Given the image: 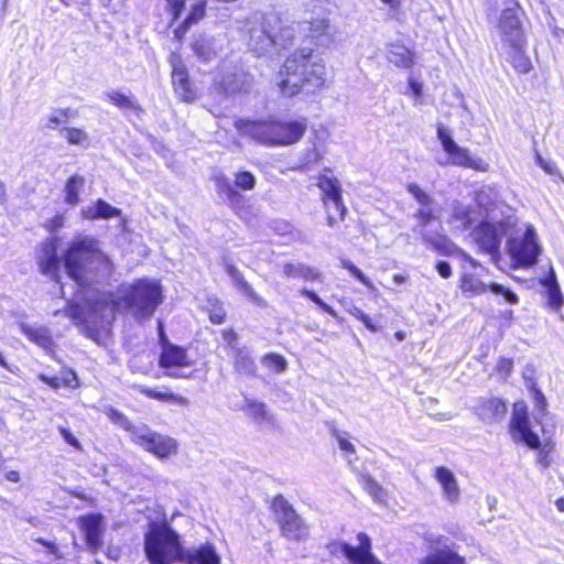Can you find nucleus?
Masks as SVG:
<instances>
[{
  "mask_svg": "<svg viewBox=\"0 0 564 564\" xmlns=\"http://www.w3.org/2000/svg\"><path fill=\"white\" fill-rule=\"evenodd\" d=\"M144 554L150 564H220L212 543L184 547L178 533L166 522H151L144 534Z\"/></svg>",
  "mask_w": 564,
  "mask_h": 564,
  "instance_id": "nucleus-1",
  "label": "nucleus"
},
{
  "mask_svg": "<svg viewBox=\"0 0 564 564\" xmlns=\"http://www.w3.org/2000/svg\"><path fill=\"white\" fill-rule=\"evenodd\" d=\"M64 261L68 275L82 288L108 280L113 271L112 263L100 249V242L90 236L75 237Z\"/></svg>",
  "mask_w": 564,
  "mask_h": 564,
  "instance_id": "nucleus-2",
  "label": "nucleus"
},
{
  "mask_svg": "<svg viewBox=\"0 0 564 564\" xmlns=\"http://www.w3.org/2000/svg\"><path fill=\"white\" fill-rule=\"evenodd\" d=\"M327 66L323 57L310 47L294 51L283 63L276 85L283 96L293 97L299 93L314 91L326 83Z\"/></svg>",
  "mask_w": 564,
  "mask_h": 564,
  "instance_id": "nucleus-3",
  "label": "nucleus"
},
{
  "mask_svg": "<svg viewBox=\"0 0 564 564\" xmlns=\"http://www.w3.org/2000/svg\"><path fill=\"white\" fill-rule=\"evenodd\" d=\"M235 128L241 135L250 137L265 147H289L297 143L307 129V120H282L270 117L265 120L238 119Z\"/></svg>",
  "mask_w": 564,
  "mask_h": 564,
  "instance_id": "nucleus-4",
  "label": "nucleus"
},
{
  "mask_svg": "<svg viewBox=\"0 0 564 564\" xmlns=\"http://www.w3.org/2000/svg\"><path fill=\"white\" fill-rule=\"evenodd\" d=\"M516 225V215L505 205H494L470 232L479 251L489 254L492 261L500 259V247Z\"/></svg>",
  "mask_w": 564,
  "mask_h": 564,
  "instance_id": "nucleus-5",
  "label": "nucleus"
},
{
  "mask_svg": "<svg viewBox=\"0 0 564 564\" xmlns=\"http://www.w3.org/2000/svg\"><path fill=\"white\" fill-rule=\"evenodd\" d=\"M162 303V289L156 281L140 279L122 286L117 300L107 303L111 313L124 311L137 319H149Z\"/></svg>",
  "mask_w": 564,
  "mask_h": 564,
  "instance_id": "nucleus-6",
  "label": "nucleus"
},
{
  "mask_svg": "<svg viewBox=\"0 0 564 564\" xmlns=\"http://www.w3.org/2000/svg\"><path fill=\"white\" fill-rule=\"evenodd\" d=\"M541 251L534 227L520 224L516 217V225L510 230L506 241V252L514 265L521 268L534 265Z\"/></svg>",
  "mask_w": 564,
  "mask_h": 564,
  "instance_id": "nucleus-7",
  "label": "nucleus"
},
{
  "mask_svg": "<svg viewBox=\"0 0 564 564\" xmlns=\"http://www.w3.org/2000/svg\"><path fill=\"white\" fill-rule=\"evenodd\" d=\"M279 23V17L275 14H262L260 12L253 13L247 18L242 24V32L245 33L246 43L250 51L257 55H262L269 52L274 46L273 30Z\"/></svg>",
  "mask_w": 564,
  "mask_h": 564,
  "instance_id": "nucleus-8",
  "label": "nucleus"
},
{
  "mask_svg": "<svg viewBox=\"0 0 564 564\" xmlns=\"http://www.w3.org/2000/svg\"><path fill=\"white\" fill-rule=\"evenodd\" d=\"M437 139L440 140L443 150L448 154L449 163L456 166L471 169L478 172H487L489 169L480 158H475L470 154L469 150L458 145L452 138L449 131L442 124L437 126Z\"/></svg>",
  "mask_w": 564,
  "mask_h": 564,
  "instance_id": "nucleus-9",
  "label": "nucleus"
},
{
  "mask_svg": "<svg viewBox=\"0 0 564 564\" xmlns=\"http://www.w3.org/2000/svg\"><path fill=\"white\" fill-rule=\"evenodd\" d=\"M159 330L162 345L159 361L160 367L167 369V375L171 377L189 378L192 373L183 370V368L191 367L193 365V361L188 358L186 349L174 345L166 339L161 323H159Z\"/></svg>",
  "mask_w": 564,
  "mask_h": 564,
  "instance_id": "nucleus-10",
  "label": "nucleus"
},
{
  "mask_svg": "<svg viewBox=\"0 0 564 564\" xmlns=\"http://www.w3.org/2000/svg\"><path fill=\"white\" fill-rule=\"evenodd\" d=\"M272 510L284 536L299 541L308 534L307 525L283 496L279 495L273 499Z\"/></svg>",
  "mask_w": 564,
  "mask_h": 564,
  "instance_id": "nucleus-11",
  "label": "nucleus"
},
{
  "mask_svg": "<svg viewBox=\"0 0 564 564\" xmlns=\"http://www.w3.org/2000/svg\"><path fill=\"white\" fill-rule=\"evenodd\" d=\"M299 32L303 33L316 47L329 48L335 42V30L328 14L323 13L308 21L296 24Z\"/></svg>",
  "mask_w": 564,
  "mask_h": 564,
  "instance_id": "nucleus-12",
  "label": "nucleus"
},
{
  "mask_svg": "<svg viewBox=\"0 0 564 564\" xmlns=\"http://www.w3.org/2000/svg\"><path fill=\"white\" fill-rule=\"evenodd\" d=\"M253 84V77L243 68L234 66L224 70L219 77L214 80V88L220 95L235 96L237 94L248 93Z\"/></svg>",
  "mask_w": 564,
  "mask_h": 564,
  "instance_id": "nucleus-13",
  "label": "nucleus"
},
{
  "mask_svg": "<svg viewBox=\"0 0 564 564\" xmlns=\"http://www.w3.org/2000/svg\"><path fill=\"white\" fill-rule=\"evenodd\" d=\"M329 169H325L324 173L318 175L317 186L323 193L324 204L328 210V224L333 225L336 221V215L330 214L333 207L338 215L339 219H344L346 207L341 198V186L336 177L329 176Z\"/></svg>",
  "mask_w": 564,
  "mask_h": 564,
  "instance_id": "nucleus-14",
  "label": "nucleus"
},
{
  "mask_svg": "<svg viewBox=\"0 0 564 564\" xmlns=\"http://www.w3.org/2000/svg\"><path fill=\"white\" fill-rule=\"evenodd\" d=\"M134 443L160 458L169 457L177 447L174 438L161 435L147 425L134 431Z\"/></svg>",
  "mask_w": 564,
  "mask_h": 564,
  "instance_id": "nucleus-15",
  "label": "nucleus"
},
{
  "mask_svg": "<svg viewBox=\"0 0 564 564\" xmlns=\"http://www.w3.org/2000/svg\"><path fill=\"white\" fill-rule=\"evenodd\" d=\"M518 8L519 3L517 0H507L506 8L500 14L498 28L505 45L510 43L518 45V43L525 40L518 17Z\"/></svg>",
  "mask_w": 564,
  "mask_h": 564,
  "instance_id": "nucleus-16",
  "label": "nucleus"
},
{
  "mask_svg": "<svg viewBox=\"0 0 564 564\" xmlns=\"http://www.w3.org/2000/svg\"><path fill=\"white\" fill-rule=\"evenodd\" d=\"M510 432L514 441L522 442L531 448L536 449L541 445L538 434L531 430L524 402L514 403Z\"/></svg>",
  "mask_w": 564,
  "mask_h": 564,
  "instance_id": "nucleus-17",
  "label": "nucleus"
},
{
  "mask_svg": "<svg viewBox=\"0 0 564 564\" xmlns=\"http://www.w3.org/2000/svg\"><path fill=\"white\" fill-rule=\"evenodd\" d=\"M459 286L466 297L480 295L490 290L495 294L502 295L505 300L510 304L518 303L517 294L509 289L498 283H491L490 285H487L473 273H463Z\"/></svg>",
  "mask_w": 564,
  "mask_h": 564,
  "instance_id": "nucleus-18",
  "label": "nucleus"
},
{
  "mask_svg": "<svg viewBox=\"0 0 564 564\" xmlns=\"http://www.w3.org/2000/svg\"><path fill=\"white\" fill-rule=\"evenodd\" d=\"M36 261L40 271L56 279L59 270V257L57 254L56 241L52 238L45 239L39 246L36 253Z\"/></svg>",
  "mask_w": 564,
  "mask_h": 564,
  "instance_id": "nucleus-19",
  "label": "nucleus"
},
{
  "mask_svg": "<svg viewBox=\"0 0 564 564\" xmlns=\"http://www.w3.org/2000/svg\"><path fill=\"white\" fill-rule=\"evenodd\" d=\"M172 67V83L176 95L185 102L194 101L196 93L192 88L186 67L177 57H173Z\"/></svg>",
  "mask_w": 564,
  "mask_h": 564,
  "instance_id": "nucleus-20",
  "label": "nucleus"
},
{
  "mask_svg": "<svg viewBox=\"0 0 564 564\" xmlns=\"http://www.w3.org/2000/svg\"><path fill=\"white\" fill-rule=\"evenodd\" d=\"M359 546L354 547L347 543L340 546L341 553L354 564H379L376 557L371 554V542L366 533L358 534Z\"/></svg>",
  "mask_w": 564,
  "mask_h": 564,
  "instance_id": "nucleus-21",
  "label": "nucleus"
},
{
  "mask_svg": "<svg viewBox=\"0 0 564 564\" xmlns=\"http://www.w3.org/2000/svg\"><path fill=\"white\" fill-rule=\"evenodd\" d=\"M507 50L505 52L506 59L513 66V68L520 74H528L532 64L530 58L525 54V40L518 43V45L510 43L506 44Z\"/></svg>",
  "mask_w": 564,
  "mask_h": 564,
  "instance_id": "nucleus-22",
  "label": "nucleus"
},
{
  "mask_svg": "<svg viewBox=\"0 0 564 564\" xmlns=\"http://www.w3.org/2000/svg\"><path fill=\"white\" fill-rule=\"evenodd\" d=\"M226 271H227L228 275L231 278L237 290L239 292H241L245 296H247L249 299V301H251L253 304H256L259 307L268 306L267 301L262 296H260L252 289V286L243 279V275L238 270V268H236L232 264H228L226 267Z\"/></svg>",
  "mask_w": 564,
  "mask_h": 564,
  "instance_id": "nucleus-23",
  "label": "nucleus"
},
{
  "mask_svg": "<svg viewBox=\"0 0 564 564\" xmlns=\"http://www.w3.org/2000/svg\"><path fill=\"white\" fill-rule=\"evenodd\" d=\"M476 220V212L471 210L468 206L459 202H455L452 205V215L448 221L455 230L465 231L469 229Z\"/></svg>",
  "mask_w": 564,
  "mask_h": 564,
  "instance_id": "nucleus-24",
  "label": "nucleus"
},
{
  "mask_svg": "<svg viewBox=\"0 0 564 564\" xmlns=\"http://www.w3.org/2000/svg\"><path fill=\"white\" fill-rule=\"evenodd\" d=\"M435 478L440 482L446 500L451 503L457 502L460 491L453 471L446 467H437Z\"/></svg>",
  "mask_w": 564,
  "mask_h": 564,
  "instance_id": "nucleus-25",
  "label": "nucleus"
},
{
  "mask_svg": "<svg viewBox=\"0 0 564 564\" xmlns=\"http://www.w3.org/2000/svg\"><path fill=\"white\" fill-rule=\"evenodd\" d=\"M82 525L88 547L96 552L101 545V517L98 514L84 517Z\"/></svg>",
  "mask_w": 564,
  "mask_h": 564,
  "instance_id": "nucleus-26",
  "label": "nucleus"
},
{
  "mask_svg": "<svg viewBox=\"0 0 564 564\" xmlns=\"http://www.w3.org/2000/svg\"><path fill=\"white\" fill-rule=\"evenodd\" d=\"M20 330L28 337L29 340L36 344L45 350H51L54 346V340L47 327H34L26 323H20Z\"/></svg>",
  "mask_w": 564,
  "mask_h": 564,
  "instance_id": "nucleus-27",
  "label": "nucleus"
},
{
  "mask_svg": "<svg viewBox=\"0 0 564 564\" xmlns=\"http://www.w3.org/2000/svg\"><path fill=\"white\" fill-rule=\"evenodd\" d=\"M387 58L397 67L411 68L414 64V54L399 42L388 46Z\"/></svg>",
  "mask_w": 564,
  "mask_h": 564,
  "instance_id": "nucleus-28",
  "label": "nucleus"
},
{
  "mask_svg": "<svg viewBox=\"0 0 564 564\" xmlns=\"http://www.w3.org/2000/svg\"><path fill=\"white\" fill-rule=\"evenodd\" d=\"M525 380V386L530 390L531 397L533 399L534 405V420L542 424V419L547 414L546 411V399L543 392L536 387L535 381L528 377L527 373L523 375Z\"/></svg>",
  "mask_w": 564,
  "mask_h": 564,
  "instance_id": "nucleus-29",
  "label": "nucleus"
},
{
  "mask_svg": "<svg viewBox=\"0 0 564 564\" xmlns=\"http://www.w3.org/2000/svg\"><path fill=\"white\" fill-rule=\"evenodd\" d=\"M243 409L254 423L260 426L272 425L274 423L273 415L269 412L263 402L247 399Z\"/></svg>",
  "mask_w": 564,
  "mask_h": 564,
  "instance_id": "nucleus-30",
  "label": "nucleus"
},
{
  "mask_svg": "<svg viewBox=\"0 0 564 564\" xmlns=\"http://www.w3.org/2000/svg\"><path fill=\"white\" fill-rule=\"evenodd\" d=\"M541 284L546 289L547 303L550 307L553 310L561 308L564 303V299L556 281L555 272L552 268L550 269L549 275L541 281Z\"/></svg>",
  "mask_w": 564,
  "mask_h": 564,
  "instance_id": "nucleus-31",
  "label": "nucleus"
},
{
  "mask_svg": "<svg viewBox=\"0 0 564 564\" xmlns=\"http://www.w3.org/2000/svg\"><path fill=\"white\" fill-rule=\"evenodd\" d=\"M87 219H109L121 215V209L111 206L106 200L99 198L93 207L83 210Z\"/></svg>",
  "mask_w": 564,
  "mask_h": 564,
  "instance_id": "nucleus-32",
  "label": "nucleus"
},
{
  "mask_svg": "<svg viewBox=\"0 0 564 564\" xmlns=\"http://www.w3.org/2000/svg\"><path fill=\"white\" fill-rule=\"evenodd\" d=\"M196 56L203 62H209L217 56L215 40L206 35H199L192 44Z\"/></svg>",
  "mask_w": 564,
  "mask_h": 564,
  "instance_id": "nucleus-33",
  "label": "nucleus"
},
{
  "mask_svg": "<svg viewBox=\"0 0 564 564\" xmlns=\"http://www.w3.org/2000/svg\"><path fill=\"white\" fill-rule=\"evenodd\" d=\"M419 564H466V561L453 550L443 549L430 553Z\"/></svg>",
  "mask_w": 564,
  "mask_h": 564,
  "instance_id": "nucleus-34",
  "label": "nucleus"
},
{
  "mask_svg": "<svg viewBox=\"0 0 564 564\" xmlns=\"http://www.w3.org/2000/svg\"><path fill=\"white\" fill-rule=\"evenodd\" d=\"M283 273L286 278L297 279L302 278L306 281H315L321 279L319 272L303 263H285L283 265Z\"/></svg>",
  "mask_w": 564,
  "mask_h": 564,
  "instance_id": "nucleus-35",
  "label": "nucleus"
},
{
  "mask_svg": "<svg viewBox=\"0 0 564 564\" xmlns=\"http://www.w3.org/2000/svg\"><path fill=\"white\" fill-rule=\"evenodd\" d=\"M61 135L70 145H77L82 149H88L91 144V139L86 130L75 127H65L59 131Z\"/></svg>",
  "mask_w": 564,
  "mask_h": 564,
  "instance_id": "nucleus-36",
  "label": "nucleus"
},
{
  "mask_svg": "<svg viewBox=\"0 0 564 564\" xmlns=\"http://www.w3.org/2000/svg\"><path fill=\"white\" fill-rule=\"evenodd\" d=\"M296 29L293 25L283 24L279 18V23L273 30L274 46L288 47L293 43Z\"/></svg>",
  "mask_w": 564,
  "mask_h": 564,
  "instance_id": "nucleus-37",
  "label": "nucleus"
},
{
  "mask_svg": "<svg viewBox=\"0 0 564 564\" xmlns=\"http://www.w3.org/2000/svg\"><path fill=\"white\" fill-rule=\"evenodd\" d=\"M235 368L239 373L246 376L256 375L257 366L249 352L242 348H236Z\"/></svg>",
  "mask_w": 564,
  "mask_h": 564,
  "instance_id": "nucleus-38",
  "label": "nucleus"
},
{
  "mask_svg": "<svg viewBox=\"0 0 564 564\" xmlns=\"http://www.w3.org/2000/svg\"><path fill=\"white\" fill-rule=\"evenodd\" d=\"M329 432L333 437L336 438L340 451L346 453V459L349 465L352 464L354 458L352 455L356 454L355 445L347 438V432H340L335 424L329 426Z\"/></svg>",
  "mask_w": 564,
  "mask_h": 564,
  "instance_id": "nucleus-39",
  "label": "nucleus"
},
{
  "mask_svg": "<svg viewBox=\"0 0 564 564\" xmlns=\"http://www.w3.org/2000/svg\"><path fill=\"white\" fill-rule=\"evenodd\" d=\"M85 178L80 175L70 176L65 185V202L75 205L79 202V193L84 187Z\"/></svg>",
  "mask_w": 564,
  "mask_h": 564,
  "instance_id": "nucleus-40",
  "label": "nucleus"
},
{
  "mask_svg": "<svg viewBox=\"0 0 564 564\" xmlns=\"http://www.w3.org/2000/svg\"><path fill=\"white\" fill-rule=\"evenodd\" d=\"M139 390L144 395L155 399V400L165 401V402H175V403H178L182 405L188 404V400L185 397L175 394L171 391H156V390L149 389L145 387H140Z\"/></svg>",
  "mask_w": 564,
  "mask_h": 564,
  "instance_id": "nucleus-41",
  "label": "nucleus"
},
{
  "mask_svg": "<svg viewBox=\"0 0 564 564\" xmlns=\"http://www.w3.org/2000/svg\"><path fill=\"white\" fill-rule=\"evenodd\" d=\"M107 98L120 109H131L140 111L141 108L138 102L130 96H127L120 91L111 90L106 93Z\"/></svg>",
  "mask_w": 564,
  "mask_h": 564,
  "instance_id": "nucleus-42",
  "label": "nucleus"
},
{
  "mask_svg": "<svg viewBox=\"0 0 564 564\" xmlns=\"http://www.w3.org/2000/svg\"><path fill=\"white\" fill-rule=\"evenodd\" d=\"M507 411L506 404L498 399L489 400L485 403L481 412L482 420H494L497 416L503 415Z\"/></svg>",
  "mask_w": 564,
  "mask_h": 564,
  "instance_id": "nucleus-43",
  "label": "nucleus"
},
{
  "mask_svg": "<svg viewBox=\"0 0 564 564\" xmlns=\"http://www.w3.org/2000/svg\"><path fill=\"white\" fill-rule=\"evenodd\" d=\"M409 193L415 198V200L421 205V207H427L433 205V198L425 193L417 184L410 183L408 185Z\"/></svg>",
  "mask_w": 564,
  "mask_h": 564,
  "instance_id": "nucleus-44",
  "label": "nucleus"
},
{
  "mask_svg": "<svg viewBox=\"0 0 564 564\" xmlns=\"http://www.w3.org/2000/svg\"><path fill=\"white\" fill-rule=\"evenodd\" d=\"M262 362L275 372H283L286 369V360L278 354H268L263 357Z\"/></svg>",
  "mask_w": 564,
  "mask_h": 564,
  "instance_id": "nucleus-45",
  "label": "nucleus"
},
{
  "mask_svg": "<svg viewBox=\"0 0 564 564\" xmlns=\"http://www.w3.org/2000/svg\"><path fill=\"white\" fill-rule=\"evenodd\" d=\"M235 185L243 191H250L256 186V177L250 172H239L235 176Z\"/></svg>",
  "mask_w": 564,
  "mask_h": 564,
  "instance_id": "nucleus-46",
  "label": "nucleus"
},
{
  "mask_svg": "<svg viewBox=\"0 0 564 564\" xmlns=\"http://www.w3.org/2000/svg\"><path fill=\"white\" fill-rule=\"evenodd\" d=\"M301 294L313 301L321 310H323L325 313L329 314L333 317H337L336 311L329 306L327 303H325L314 291L302 289Z\"/></svg>",
  "mask_w": 564,
  "mask_h": 564,
  "instance_id": "nucleus-47",
  "label": "nucleus"
},
{
  "mask_svg": "<svg viewBox=\"0 0 564 564\" xmlns=\"http://www.w3.org/2000/svg\"><path fill=\"white\" fill-rule=\"evenodd\" d=\"M341 265H343L344 269L348 270L350 272V274L354 275L365 286H367L368 289H372L373 288L371 281L352 262H350L347 259H343L341 260Z\"/></svg>",
  "mask_w": 564,
  "mask_h": 564,
  "instance_id": "nucleus-48",
  "label": "nucleus"
},
{
  "mask_svg": "<svg viewBox=\"0 0 564 564\" xmlns=\"http://www.w3.org/2000/svg\"><path fill=\"white\" fill-rule=\"evenodd\" d=\"M69 109H55L48 117L45 127L56 129L58 124L65 122L69 116Z\"/></svg>",
  "mask_w": 564,
  "mask_h": 564,
  "instance_id": "nucleus-49",
  "label": "nucleus"
},
{
  "mask_svg": "<svg viewBox=\"0 0 564 564\" xmlns=\"http://www.w3.org/2000/svg\"><path fill=\"white\" fill-rule=\"evenodd\" d=\"M366 490L378 502H382L386 497L383 488L372 478L367 479Z\"/></svg>",
  "mask_w": 564,
  "mask_h": 564,
  "instance_id": "nucleus-50",
  "label": "nucleus"
},
{
  "mask_svg": "<svg viewBox=\"0 0 564 564\" xmlns=\"http://www.w3.org/2000/svg\"><path fill=\"white\" fill-rule=\"evenodd\" d=\"M415 217L420 220V225L425 227L432 219L436 218V212L432 205L427 207H421L416 212Z\"/></svg>",
  "mask_w": 564,
  "mask_h": 564,
  "instance_id": "nucleus-51",
  "label": "nucleus"
},
{
  "mask_svg": "<svg viewBox=\"0 0 564 564\" xmlns=\"http://www.w3.org/2000/svg\"><path fill=\"white\" fill-rule=\"evenodd\" d=\"M536 164L547 174L550 175H558V169L556 164L551 160H545L540 155V153L536 152L535 155Z\"/></svg>",
  "mask_w": 564,
  "mask_h": 564,
  "instance_id": "nucleus-52",
  "label": "nucleus"
},
{
  "mask_svg": "<svg viewBox=\"0 0 564 564\" xmlns=\"http://www.w3.org/2000/svg\"><path fill=\"white\" fill-rule=\"evenodd\" d=\"M62 381L64 387L75 388L78 386V379L75 371L68 369L62 372Z\"/></svg>",
  "mask_w": 564,
  "mask_h": 564,
  "instance_id": "nucleus-53",
  "label": "nucleus"
},
{
  "mask_svg": "<svg viewBox=\"0 0 564 564\" xmlns=\"http://www.w3.org/2000/svg\"><path fill=\"white\" fill-rule=\"evenodd\" d=\"M513 368V361L509 358H500L497 364V370L500 373H503L505 377H508Z\"/></svg>",
  "mask_w": 564,
  "mask_h": 564,
  "instance_id": "nucleus-54",
  "label": "nucleus"
},
{
  "mask_svg": "<svg viewBox=\"0 0 564 564\" xmlns=\"http://www.w3.org/2000/svg\"><path fill=\"white\" fill-rule=\"evenodd\" d=\"M122 429L131 433L132 441L134 442V431L141 426H145L144 424H133L129 421V419L124 415L123 417H119V422L117 423Z\"/></svg>",
  "mask_w": 564,
  "mask_h": 564,
  "instance_id": "nucleus-55",
  "label": "nucleus"
},
{
  "mask_svg": "<svg viewBox=\"0 0 564 564\" xmlns=\"http://www.w3.org/2000/svg\"><path fill=\"white\" fill-rule=\"evenodd\" d=\"M59 433L67 444L72 445L78 449L80 448L79 442L77 441V438L73 435V433L69 430H67L65 427H59Z\"/></svg>",
  "mask_w": 564,
  "mask_h": 564,
  "instance_id": "nucleus-56",
  "label": "nucleus"
},
{
  "mask_svg": "<svg viewBox=\"0 0 564 564\" xmlns=\"http://www.w3.org/2000/svg\"><path fill=\"white\" fill-rule=\"evenodd\" d=\"M65 315L74 321L80 322L83 319V312L78 305H69L64 311Z\"/></svg>",
  "mask_w": 564,
  "mask_h": 564,
  "instance_id": "nucleus-57",
  "label": "nucleus"
},
{
  "mask_svg": "<svg viewBox=\"0 0 564 564\" xmlns=\"http://www.w3.org/2000/svg\"><path fill=\"white\" fill-rule=\"evenodd\" d=\"M221 335L224 341H226L229 347L236 350L235 344L237 341V334L232 329H224Z\"/></svg>",
  "mask_w": 564,
  "mask_h": 564,
  "instance_id": "nucleus-58",
  "label": "nucleus"
},
{
  "mask_svg": "<svg viewBox=\"0 0 564 564\" xmlns=\"http://www.w3.org/2000/svg\"><path fill=\"white\" fill-rule=\"evenodd\" d=\"M436 270L438 274L444 279H448L452 275V268L449 263L446 261L437 262Z\"/></svg>",
  "mask_w": 564,
  "mask_h": 564,
  "instance_id": "nucleus-59",
  "label": "nucleus"
},
{
  "mask_svg": "<svg viewBox=\"0 0 564 564\" xmlns=\"http://www.w3.org/2000/svg\"><path fill=\"white\" fill-rule=\"evenodd\" d=\"M389 9V15L393 18L401 8V0H380Z\"/></svg>",
  "mask_w": 564,
  "mask_h": 564,
  "instance_id": "nucleus-60",
  "label": "nucleus"
},
{
  "mask_svg": "<svg viewBox=\"0 0 564 564\" xmlns=\"http://www.w3.org/2000/svg\"><path fill=\"white\" fill-rule=\"evenodd\" d=\"M40 379L45 382L46 384H48L50 387L56 389V388H59L63 386V381H62V378L61 377H53V378H50L47 376H44V375H41L40 376Z\"/></svg>",
  "mask_w": 564,
  "mask_h": 564,
  "instance_id": "nucleus-61",
  "label": "nucleus"
},
{
  "mask_svg": "<svg viewBox=\"0 0 564 564\" xmlns=\"http://www.w3.org/2000/svg\"><path fill=\"white\" fill-rule=\"evenodd\" d=\"M226 313L221 310H215L210 312L209 319L214 324H221L225 321Z\"/></svg>",
  "mask_w": 564,
  "mask_h": 564,
  "instance_id": "nucleus-62",
  "label": "nucleus"
},
{
  "mask_svg": "<svg viewBox=\"0 0 564 564\" xmlns=\"http://www.w3.org/2000/svg\"><path fill=\"white\" fill-rule=\"evenodd\" d=\"M35 541L41 545L45 546L52 554H56L58 552V547L54 542L47 541L43 538H37L35 539Z\"/></svg>",
  "mask_w": 564,
  "mask_h": 564,
  "instance_id": "nucleus-63",
  "label": "nucleus"
},
{
  "mask_svg": "<svg viewBox=\"0 0 564 564\" xmlns=\"http://www.w3.org/2000/svg\"><path fill=\"white\" fill-rule=\"evenodd\" d=\"M223 192L226 193L230 199L240 197L239 193L229 183H225Z\"/></svg>",
  "mask_w": 564,
  "mask_h": 564,
  "instance_id": "nucleus-64",
  "label": "nucleus"
}]
</instances>
